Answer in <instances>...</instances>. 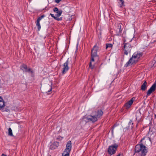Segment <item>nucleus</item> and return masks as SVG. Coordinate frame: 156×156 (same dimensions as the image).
<instances>
[{
    "label": "nucleus",
    "instance_id": "20e7f679",
    "mask_svg": "<svg viewBox=\"0 0 156 156\" xmlns=\"http://www.w3.org/2000/svg\"><path fill=\"white\" fill-rule=\"evenodd\" d=\"M146 147L142 144L136 146L135 150L136 152H141V156H144L147 152Z\"/></svg>",
    "mask_w": 156,
    "mask_h": 156
},
{
    "label": "nucleus",
    "instance_id": "c85d7f7f",
    "mask_svg": "<svg viewBox=\"0 0 156 156\" xmlns=\"http://www.w3.org/2000/svg\"><path fill=\"white\" fill-rule=\"evenodd\" d=\"M60 138H61L60 137H59V138H57V140H59V139H60Z\"/></svg>",
    "mask_w": 156,
    "mask_h": 156
},
{
    "label": "nucleus",
    "instance_id": "c756f323",
    "mask_svg": "<svg viewBox=\"0 0 156 156\" xmlns=\"http://www.w3.org/2000/svg\"><path fill=\"white\" fill-rule=\"evenodd\" d=\"M116 126L115 125H114L113 126V128H114Z\"/></svg>",
    "mask_w": 156,
    "mask_h": 156
},
{
    "label": "nucleus",
    "instance_id": "2f4dec72",
    "mask_svg": "<svg viewBox=\"0 0 156 156\" xmlns=\"http://www.w3.org/2000/svg\"><path fill=\"white\" fill-rule=\"evenodd\" d=\"M50 156H51V155H50Z\"/></svg>",
    "mask_w": 156,
    "mask_h": 156
},
{
    "label": "nucleus",
    "instance_id": "f257e3e1",
    "mask_svg": "<svg viewBox=\"0 0 156 156\" xmlns=\"http://www.w3.org/2000/svg\"><path fill=\"white\" fill-rule=\"evenodd\" d=\"M103 112L101 109H96L93 111L91 115L87 117V119L93 122L97 121L98 119H99L103 115Z\"/></svg>",
    "mask_w": 156,
    "mask_h": 156
},
{
    "label": "nucleus",
    "instance_id": "7c9ffc66",
    "mask_svg": "<svg viewBox=\"0 0 156 156\" xmlns=\"http://www.w3.org/2000/svg\"><path fill=\"white\" fill-rule=\"evenodd\" d=\"M154 117H155V118L156 119V114L155 115Z\"/></svg>",
    "mask_w": 156,
    "mask_h": 156
},
{
    "label": "nucleus",
    "instance_id": "6e6552de",
    "mask_svg": "<svg viewBox=\"0 0 156 156\" xmlns=\"http://www.w3.org/2000/svg\"><path fill=\"white\" fill-rule=\"evenodd\" d=\"M20 69L23 72L33 73V71L31 70V69L30 68H28L27 65L25 64H23L20 66Z\"/></svg>",
    "mask_w": 156,
    "mask_h": 156
},
{
    "label": "nucleus",
    "instance_id": "dca6fc26",
    "mask_svg": "<svg viewBox=\"0 0 156 156\" xmlns=\"http://www.w3.org/2000/svg\"><path fill=\"white\" fill-rule=\"evenodd\" d=\"M133 103V101L132 99L126 103L125 104L124 106L126 107V108L128 109L130 107Z\"/></svg>",
    "mask_w": 156,
    "mask_h": 156
},
{
    "label": "nucleus",
    "instance_id": "f3484780",
    "mask_svg": "<svg viewBox=\"0 0 156 156\" xmlns=\"http://www.w3.org/2000/svg\"><path fill=\"white\" fill-rule=\"evenodd\" d=\"M5 106V103L3 99L0 97V109Z\"/></svg>",
    "mask_w": 156,
    "mask_h": 156
},
{
    "label": "nucleus",
    "instance_id": "7ed1b4c3",
    "mask_svg": "<svg viewBox=\"0 0 156 156\" xmlns=\"http://www.w3.org/2000/svg\"><path fill=\"white\" fill-rule=\"evenodd\" d=\"M99 49V47L97 45H95L92 49L91 51V59L90 62L89 67L92 69L94 68V66L92 65V62L94 61L95 58L98 57L97 52Z\"/></svg>",
    "mask_w": 156,
    "mask_h": 156
},
{
    "label": "nucleus",
    "instance_id": "b1692460",
    "mask_svg": "<svg viewBox=\"0 0 156 156\" xmlns=\"http://www.w3.org/2000/svg\"><path fill=\"white\" fill-rule=\"evenodd\" d=\"M154 61L156 62V55H155V57H154Z\"/></svg>",
    "mask_w": 156,
    "mask_h": 156
},
{
    "label": "nucleus",
    "instance_id": "2eb2a0df",
    "mask_svg": "<svg viewBox=\"0 0 156 156\" xmlns=\"http://www.w3.org/2000/svg\"><path fill=\"white\" fill-rule=\"evenodd\" d=\"M147 87V83L145 81L141 87L140 90L143 91H145Z\"/></svg>",
    "mask_w": 156,
    "mask_h": 156
},
{
    "label": "nucleus",
    "instance_id": "6ab92c4d",
    "mask_svg": "<svg viewBox=\"0 0 156 156\" xmlns=\"http://www.w3.org/2000/svg\"><path fill=\"white\" fill-rule=\"evenodd\" d=\"M118 3L120 7L124 5V2L123 0H118Z\"/></svg>",
    "mask_w": 156,
    "mask_h": 156
},
{
    "label": "nucleus",
    "instance_id": "a878e982",
    "mask_svg": "<svg viewBox=\"0 0 156 156\" xmlns=\"http://www.w3.org/2000/svg\"><path fill=\"white\" fill-rule=\"evenodd\" d=\"M1 156H7V155L6 154H2Z\"/></svg>",
    "mask_w": 156,
    "mask_h": 156
},
{
    "label": "nucleus",
    "instance_id": "393cba45",
    "mask_svg": "<svg viewBox=\"0 0 156 156\" xmlns=\"http://www.w3.org/2000/svg\"><path fill=\"white\" fill-rule=\"evenodd\" d=\"M126 41V40L125 39L124 41H123V44H124V45H125V43H125Z\"/></svg>",
    "mask_w": 156,
    "mask_h": 156
},
{
    "label": "nucleus",
    "instance_id": "ddd939ff",
    "mask_svg": "<svg viewBox=\"0 0 156 156\" xmlns=\"http://www.w3.org/2000/svg\"><path fill=\"white\" fill-rule=\"evenodd\" d=\"M53 11L56 14H55V16L57 17H59L60 16L62 13V11L61 10H59L57 7H55L53 9Z\"/></svg>",
    "mask_w": 156,
    "mask_h": 156
},
{
    "label": "nucleus",
    "instance_id": "f03ea898",
    "mask_svg": "<svg viewBox=\"0 0 156 156\" xmlns=\"http://www.w3.org/2000/svg\"><path fill=\"white\" fill-rule=\"evenodd\" d=\"M142 55L141 52L138 51L135 52L133 54L132 57H131L129 61L126 63V67L132 65L133 63H136L138 61V59Z\"/></svg>",
    "mask_w": 156,
    "mask_h": 156
},
{
    "label": "nucleus",
    "instance_id": "aec40b11",
    "mask_svg": "<svg viewBox=\"0 0 156 156\" xmlns=\"http://www.w3.org/2000/svg\"><path fill=\"white\" fill-rule=\"evenodd\" d=\"M112 44H106V49H107L108 48H111L112 47Z\"/></svg>",
    "mask_w": 156,
    "mask_h": 156
},
{
    "label": "nucleus",
    "instance_id": "4be33fe9",
    "mask_svg": "<svg viewBox=\"0 0 156 156\" xmlns=\"http://www.w3.org/2000/svg\"><path fill=\"white\" fill-rule=\"evenodd\" d=\"M61 0H55V2L57 3H59Z\"/></svg>",
    "mask_w": 156,
    "mask_h": 156
},
{
    "label": "nucleus",
    "instance_id": "9b49d317",
    "mask_svg": "<svg viewBox=\"0 0 156 156\" xmlns=\"http://www.w3.org/2000/svg\"><path fill=\"white\" fill-rule=\"evenodd\" d=\"M156 88V84L154 83L151 86L150 88L148 90L147 92V95L149 96L154 91Z\"/></svg>",
    "mask_w": 156,
    "mask_h": 156
},
{
    "label": "nucleus",
    "instance_id": "a211bd4d",
    "mask_svg": "<svg viewBox=\"0 0 156 156\" xmlns=\"http://www.w3.org/2000/svg\"><path fill=\"white\" fill-rule=\"evenodd\" d=\"M50 15L55 20H57V21H61L62 20V17H60V18H58L56 16H55L54 14L50 13Z\"/></svg>",
    "mask_w": 156,
    "mask_h": 156
},
{
    "label": "nucleus",
    "instance_id": "4468645a",
    "mask_svg": "<svg viewBox=\"0 0 156 156\" xmlns=\"http://www.w3.org/2000/svg\"><path fill=\"white\" fill-rule=\"evenodd\" d=\"M59 145V143L57 142H54L50 146V149L54 150L57 148Z\"/></svg>",
    "mask_w": 156,
    "mask_h": 156
},
{
    "label": "nucleus",
    "instance_id": "cd10ccee",
    "mask_svg": "<svg viewBox=\"0 0 156 156\" xmlns=\"http://www.w3.org/2000/svg\"><path fill=\"white\" fill-rule=\"evenodd\" d=\"M116 156H122V155H121L120 154H118V155H116Z\"/></svg>",
    "mask_w": 156,
    "mask_h": 156
},
{
    "label": "nucleus",
    "instance_id": "9d476101",
    "mask_svg": "<svg viewBox=\"0 0 156 156\" xmlns=\"http://www.w3.org/2000/svg\"><path fill=\"white\" fill-rule=\"evenodd\" d=\"M69 62L68 60L63 64V68L62 69V73L63 74H65L69 69L68 67Z\"/></svg>",
    "mask_w": 156,
    "mask_h": 156
},
{
    "label": "nucleus",
    "instance_id": "bb28decb",
    "mask_svg": "<svg viewBox=\"0 0 156 156\" xmlns=\"http://www.w3.org/2000/svg\"><path fill=\"white\" fill-rule=\"evenodd\" d=\"M144 138H142V139L141 140H140V142H141L142 141V140H144Z\"/></svg>",
    "mask_w": 156,
    "mask_h": 156
},
{
    "label": "nucleus",
    "instance_id": "423d86ee",
    "mask_svg": "<svg viewBox=\"0 0 156 156\" xmlns=\"http://www.w3.org/2000/svg\"><path fill=\"white\" fill-rule=\"evenodd\" d=\"M118 147V145L116 143L113 145H110L109 146L108 151V154L110 155L114 154L116 152Z\"/></svg>",
    "mask_w": 156,
    "mask_h": 156
},
{
    "label": "nucleus",
    "instance_id": "1a4fd4ad",
    "mask_svg": "<svg viewBox=\"0 0 156 156\" xmlns=\"http://www.w3.org/2000/svg\"><path fill=\"white\" fill-rule=\"evenodd\" d=\"M123 28V26L122 23H120L118 24L116 29V34L118 36L120 35L121 34L122 32Z\"/></svg>",
    "mask_w": 156,
    "mask_h": 156
},
{
    "label": "nucleus",
    "instance_id": "39448f33",
    "mask_svg": "<svg viewBox=\"0 0 156 156\" xmlns=\"http://www.w3.org/2000/svg\"><path fill=\"white\" fill-rule=\"evenodd\" d=\"M72 143L71 141H68L66 144V148L62 154V156H69V152L71 150Z\"/></svg>",
    "mask_w": 156,
    "mask_h": 156
},
{
    "label": "nucleus",
    "instance_id": "5701e85b",
    "mask_svg": "<svg viewBox=\"0 0 156 156\" xmlns=\"http://www.w3.org/2000/svg\"><path fill=\"white\" fill-rule=\"evenodd\" d=\"M52 87H51V86H50V89L48 91V92H50V91H51V90H52Z\"/></svg>",
    "mask_w": 156,
    "mask_h": 156
},
{
    "label": "nucleus",
    "instance_id": "f8f14e48",
    "mask_svg": "<svg viewBox=\"0 0 156 156\" xmlns=\"http://www.w3.org/2000/svg\"><path fill=\"white\" fill-rule=\"evenodd\" d=\"M45 16L44 15H42L40 17H39L37 20L36 22V25L37 27L38 31H39L41 28L40 21Z\"/></svg>",
    "mask_w": 156,
    "mask_h": 156
},
{
    "label": "nucleus",
    "instance_id": "0eeeda50",
    "mask_svg": "<svg viewBox=\"0 0 156 156\" xmlns=\"http://www.w3.org/2000/svg\"><path fill=\"white\" fill-rule=\"evenodd\" d=\"M132 47L133 46H131V44L129 43H125V45L123 47L124 54L127 55L129 53H130Z\"/></svg>",
    "mask_w": 156,
    "mask_h": 156
},
{
    "label": "nucleus",
    "instance_id": "412c9836",
    "mask_svg": "<svg viewBox=\"0 0 156 156\" xmlns=\"http://www.w3.org/2000/svg\"><path fill=\"white\" fill-rule=\"evenodd\" d=\"M8 135L10 136H13L12 130L10 128H9L8 129Z\"/></svg>",
    "mask_w": 156,
    "mask_h": 156
}]
</instances>
